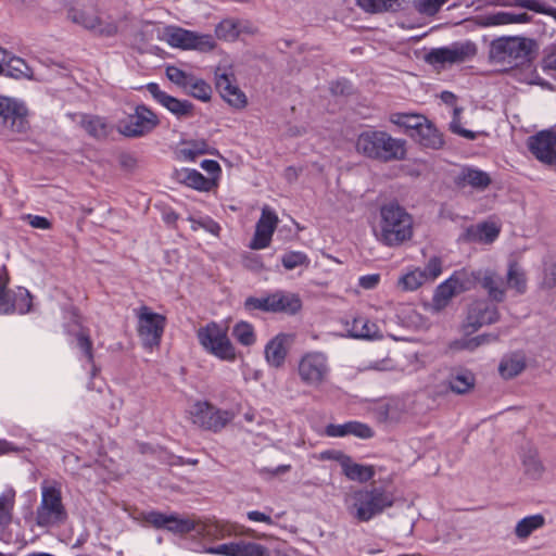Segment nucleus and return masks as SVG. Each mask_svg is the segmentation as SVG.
<instances>
[{
    "mask_svg": "<svg viewBox=\"0 0 556 556\" xmlns=\"http://www.w3.org/2000/svg\"><path fill=\"white\" fill-rule=\"evenodd\" d=\"M371 230L377 242L388 248H397L413 239L414 218L400 204L388 203L379 208Z\"/></svg>",
    "mask_w": 556,
    "mask_h": 556,
    "instance_id": "obj_1",
    "label": "nucleus"
},
{
    "mask_svg": "<svg viewBox=\"0 0 556 556\" xmlns=\"http://www.w3.org/2000/svg\"><path fill=\"white\" fill-rule=\"evenodd\" d=\"M68 519L63 502L62 488L58 481H42L40 484V502L31 515L33 527L45 531L60 528Z\"/></svg>",
    "mask_w": 556,
    "mask_h": 556,
    "instance_id": "obj_2",
    "label": "nucleus"
},
{
    "mask_svg": "<svg viewBox=\"0 0 556 556\" xmlns=\"http://www.w3.org/2000/svg\"><path fill=\"white\" fill-rule=\"evenodd\" d=\"M356 151L369 159L384 162L405 159L406 143L388 132L376 129L362 131L355 141Z\"/></svg>",
    "mask_w": 556,
    "mask_h": 556,
    "instance_id": "obj_3",
    "label": "nucleus"
},
{
    "mask_svg": "<svg viewBox=\"0 0 556 556\" xmlns=\"http://www.w3.org/2000/svg\"><path fill=\"white\" fill-rule=\"evenodd\" d=\"M538 51L534 39L514 36L501 37L492 41L490 54L498 63L518 65L527 61H533Z\"/></svg>",
    "mask_w": 556,
    "mask_h": 556,
    "instance_id": "obj_4",
    "label": "nucleus"
},
{
    "mask_svg": "<svg viewBox=\"0 0 556 556\" xmlns=\"http://www.w3.org/2000/svg\"><path fill=\"white\" fill-rule=\"evenodd\" d=\"M67 20L73 24L101 36H113L117 33V23L102 14L93 1L75 3L67 10Z\"/></svg>",
    "mask_w": 556,
    "mask_h": 556,
    "instance_id": "obj_5",
    "label": "nucleus"
},
{
    "mask_svg": "<svg viewBox=\"0 0 556 556\" xmlns=\"http://www.w3.org/2000/svg\"><path fill=\"white\" fill-rule=\"evenodd\" d=\"M332 367L329 355L323 351L302 354L296 364V375L302 386L319 389L330 380Z\"/></svg>",
    "mask_w": 556,
    "mask_h": 556,
    "instance_id": "obj_6",
    "label": "nucleus"
},
{
    "mask_svg": "<svg viewBox=\"0 0 556 556\" xmlns=\"http://www.w3.org/2000/svg\"><path fill=\"white\" fill-rule=\"evenodd\" d=\"M197 336L202 348L218 359L225 362L237 359V350L228 338L227 328L212 321L200 328Z\"/></svg>",
    "mask_w": 556,
    "mask_h": 556,
    "instance_id": "obj_7",
    "label": "nucleus"
},
{
    "mask_svg": "<svg viewBox=\"0 0 556 556\" xmlns=\"http://www.w3.org/2000/svg\"><path fill=\"white\" fill-rule=\"evenodd\" d=\"M353 516L358 521H369L394 503L393 494L380 488L358 490L353 494Z\"/></svg>",
    "mask_w": 556,
    "mask_h": 556,
    "instance_id": "obj_8",
    "label": "nucleus"
},
{
    "mask_svg": "<svg viewBox=\"0 0 556 556\" xmlns=\"http://www.w3.org/2000/svg\"><path fill=\"white\" fill-rule=\"evenodd\" d=\"M137 333L147 351L159 348L166 327V316L153 312L149 306L141 305L135 309Z\"/></svg>",
    "mask_w": 556,
    "mask_h": 556,
    "instance_id": "obj_9",
    "label": "nucleus"
},
{
    "mask_svg": "<svg viewBox=\"0 0 556 556\" xmlns=\"http://www.w3.org/2000/svg\"><path fill=\"white\" fill-rule=\"evenodd\" d=\"M188 417L195 427L218 432L235 418V413L217 408L207 401H195L188 409Z\"/></svg>",
    "mask_w": 556,
    "mask_h": 556,
    "instance_id": "obj_10",
    "label": "nucleus"
},
{
    "mask_svg": "<svg viewBox=\"0 0 556 556\" xmlns=\"http://www.w3.org/2000/svg\"><path fill=\"white\" fill-rule=\"evenodd\" d=\"M163 39L173 48L181 50L212 51L216 43L212 35L201 34L178 26H167Z\"/></svg>",
    "mask_w": 556,
    "mask_h": 556,
    "instance_id": "obj_11",
    "label": "nucleus"
},
{
    "mask_svg": "<svg viewBox=\"0 0 556 556\" xmlns=\"http://www.w3.org/2000/svg\"><path fill=\"white\" fill-rule=\"evenodd\" d=\"M160 124L157 115L146 105H138L127 119L118 125L122 135L138 138L150 134Z\"/></svg>",
    "mask_w": 556,
    "mask_h": 556,
    "instance_id": "obj_12",
    "label": "nucleus"
},
{
    "mask_svg": "<svg viewBox=\"0 0 556 556\" xmlns=\"http://www.w3.org/2000/svg\"><path fill=\"white\" fill-rule=\"evenodd\" d=\"M477 54V46L467 40L453 42L447 47L432 49L427 60L431 64H456L471 60Z\"/></svg>",
    "mask_w": 556,
    "mask_h": 556,
    "instance_id": "obj_13",
    "label": "nucleus"
},
{
    "mask_svg": "<svg viewBox=\"0 0 556 556\" xmlns=\"http://www.w3.org/2000/svg\"><path fill=\"white\" fill-rule=\"evenodd\" d=\"M144 520L157 530H166L174 534H187L197 528V522L189 516L152 510L146 514Z\"/></svg>",
    "mask_w": 556,
    "mask_h": 556,
    "instance_id": "obj_14",
    "label": "nucleus"
},
{
    "mask_svg": "<svg viewBox=\"0 0 556 556\" xmlns=\"http://www.w3.org/2000/svg\"><path fill=\"white\" fill-rule=\"evenodd\" d=\"M527 146L539 162L556 168V128L544 129L530 136Z\"/></svg>",
    "mask_w": 556,
    "mask_h": 556,
    "instance_id": "obj_15",
    "label": "nucleus"
},
{
    "mask_svg": "<svg viewBox=\"0 0 556 556\" xmlns=\"http://www.w3.org/2000/svg\"><path fill=\"white\" fill-rule=\"evenodd\" d=\"M470 277L465 270L455 271L440 283L433 294L432 305L437 311L443 309L454 295L469 289Z\"/></svg>",
    "mask_w": 556,
    "mask_h": 556,
    "instance_id": "obj_16",
    "label": "nucleus"
},
{
    "mask_svg": "<svg viewBox=\"0 0 556 556\" xmlns=\"http://www.w3.org/2000/svg\"><path fill=\"white\" fill-rule=\"evenodd\" d=\"M279 224V217L274 208L264 205L255 225L253 238L249 244L252 250H263L270 245L273 236Z\"/></svg>",
    "mask_w": 556,
    "mask_h": 556,
    "instance_id": "obj_17",
    "label": "nucleus"
},
{
    "mask_svg": "<svg viewBox=\"0 0 556 556\" xmlns=\"http://www.w3.org/2000/svg\"><path fill=\"white\" fill-rule=\"evenodd\" d=\"M31 307V295L23 287L0 290V314H26Z\"/></svg>",
    "mask_w": 556,
    "mask_h": 556,
    "instance_id": "obj_18",
    "label": "nucleus"
},
{
    "mask_svg": "<svg viewBox=\"0 0 556 556\" xmlns=\"http://www.w3.org/2000/svg\"><path fill=\"white\" fill-rule=\"evenodd\" d=\"M215 83L220 96L232 106L243 108L247 104L244 93L235 84L233 74L227 68L217 67Z\"/></svg>",
    "mask_w": 556,
    "mask_h": 556,
    "instance_id": "obj_19",
    "label": "nucleus"
},
{
    "mask_svg": "<svg viewBox=\"0 0 556 556\" xmlns=\"http://www.w3.org/2000/svg\"><path fill=\"white\" fill-rule=\"evenodd\" d=\"M146 88L157 103L167 109L178 118L192 115L193 105L191 102L187 100H179L167 94L156 83H149Z\"/></svg>",
    "mask_w": 556,
    "mask_h": 556,
    "instance_id": "obj_20",
    "label": "nucleus"
},
{
    "mask_svg": "<svg viewBox=\"0 0 556 556\" xmlns=\"http://www.w3.org/2000/svg\"><path fill=\"white\" fill-rule=\"evenodd\" d=\"M210 553L219 556H270L265 546L248 541L223 543L212 547Z\"/></svg>",
    "mask_w": 556,
    "mask_h": 556,
    "instance_id": "obj_21",
    "label": "nucleus"
},
{
    "mask_svg": "<svg viewBox=\"0 0 556 556\" xmlns=\"http://www.w3.org/2000/svg\"><path fill=\"white\" fill-rule=\"evenodd\" d=\"M173 179L176 182L198 192H211L217 189L214 179H208L194 168H176L173 172Z\"/></svg>",
    "mask_w": 556,
    "mask_h": 556,
    "instance_id": "obj_22",
    "label": "nucleus"
},
{
    "mask_svg": "<svg viewBox=\"0 0 556 556\" xmlns=\"http://www.w3.org/2000/svg\"><path fill=\"white\" fill-rule=\"evenodd\" d=\"M216 155L218 151L212 147L205 139H189L180 142L175 152L176 160L179 162L193 163L202 155Z\"/></svg>",
    "mask_w": 556,
    "mask_h": 556,
    "instance_id": "obj_23",
    "label": "nucleus"
},
{
    "mask_svg": "<svg viewBox=\"0 0 556 556\" xmlns=\"http://www.w3.org/2000/svg\"><path fill=\"white\" fill-rule=\"evenodd\" d=\"M498 319L496 307L491 306L484 301H476L471 304L466 327H471L473 330L477 328L495 323Z\"/></svg>",
    "mask_w": 556,
    "mask_h": 556,
    "instance_id": "obj_24",
    "label": "nucleus"
},
{
    "mask_svg": "<svg viewBox=\"0 0 556 556\" xmlns=\"http://www.w3.org/2000/svg\"><path fill=\"white\" fill-rule=\"evenodd\" d=\"M325 433L330 438L354 435L359 439H370L374 437V431L368 425L356 420L342 425L330 424L325 428Z\"/></svg>",
    "mask_w": 556,
    "mask_h": 556,
    "instance_id": "obj_25",
    "label": "nucleus"
},
{
    "mask_svg": "<svg viewBox=\"0 0 556 556\" xmlns=\"http://www.w3.org/2000/svg\"><path fill=\"white\" fill-rule=\"evenodd\" d=\"M501 232V225L493 220L482 222L466 229L465 239L469 242L490 244Z\"/></svg>",
    "mask_w": 556,
    "mask_h": 556,
    "instance_id": "obj_26",
    "label": "nucleus"
},
{
    "mask_svg": "<svg viewBox=\"0 0 556 556\" xmlns=\"http://www.w3.org/2000/svg\"><path fill=\"white\" fill-rule=\"evenodd\" d=\"M469 277L470 280L473 279L478 281L488 291L491 299L497 302L503 301L505 296L504 282L494 271L479 270L477 273L469 274Z\"/></svg>",
    "mask_w": 556,
    "mask_h": 556,
    "instance_id": "obj_27",
    "label": "nucleus"
},
{
    "mask_svg": "<svg viewBox=\"0 0 556 556\" xmlns=\"http://www.w3.org/2000/svg\"><path fill=\"white\" fill-rule=\"evenodd\" d=\"M349 336L356 339H380L381 332L378 325L368 318L358 316L351 323H346Z\"/></svg>",
    "mask_w": 556,
    "mask_h": 556,
    "instance_id": "obj_28",
    "label": "nucleus"
},
{
    "mask_svg": "<svg viewBox=\"0 0 556 556\" xmlns=\"http://www.w3.org/2000/svg\"><path fill=\"white\" fill-rule=\"evenodd\" d=\"M273 313L295 314L302 307V301L295 293L276 291L271 293Z\"/></svg>",
    "mask_w": 556,
    "mask_h": 556,
    "instance_id": "obj_29",
    "label": "nucleus"
},
{
    "mask_svg": "<svg viewBox=\"0 0 556 556\" xmlns=\"http://www.w3.org/2000/svg\"><path fill=\"white\" fill-rule=\"evenodd\" d=\"M341 469L346 479L359 483L368 482L376 475V470L372 465L355 463L351 456H349L345 463L342 464Z\"/></svg>",
    "mask_w": 556,
    "mask_h": 556,
    "instance_id": "obj_30",
    "label": "nucleus"
},
{
    "mask_svg": "<svg viewBox=\"0 0 556 556\" xmlns=\"http://www.w3.org/2000/svg\"><path fill=\"white\" fill-rule=\"evenodd\" d=\"M510 77L520 84L545 86V83L539 75L532 61H527L515 65L509 73Z\"/></svg>",
    "mask_w": 556,
    "mask_h": 556,
    "instance_id": "obj_31",
    "label": "nucleus"
},
{
    "mask_svg": "<svg viewBox=\"0 0 556 556\" xmlns=\"http://www.w3.org/2000/svg\"><path fill=\"white\" fill-rule=\"evenodd\" d=\"M265 358L269 366L278 368L285 363L287 356L286 336L278 334L265 346Z\"/></svg>",
    "mask_w": 556,
    "mask_h": 556,
    "instance_id": "obj_32",
    "label": "nucleus"
},
{
    "mask_svg": "<svg viewBox=\"0 0 556 556\" xmlns=\"http://www.w3.org/2000/svg\"><path fill=\"white\" fill-rule=\"evenodd\" d=\"M80 126L89 136L96 139H104L112 131V127L106 119L97 115H84Z\"/></svg>",
    "mask_w": 556,
    "mask_h": 556,
    "instance_id": "obj_33",
    "label": "nucleus"
},
{
    "mask_svg": "<svg viewBox=\"0 0 556 556\" xmlns=\"http://www.w3.org/2000/svg\"><path fill=\"white\" fill-rule=\"evenodd\" d=\"M414 137L421 146L430 149H440L444 143L442 135L428 119L424 123L421 128L417 130Z\"/></svg>",
    "mask_w": 556,
    "mask_h": 556,
    "instance_id": "obj_34",
    "label": "nucleus"
},
{
    "mask_svg": "<svg viewBox=\"0 0 556 556\" xmlns=\"http://www.w3.org/2000/svg\"><path fill=\"white\" fill-rule=\"evenodd\" d=\"M3 76L14 79H33V71L28 64L18 56H8L3 66Z\"/></svg>",
    "mask_w": 556,
    "mask_h": 556,
    "instance_id": "obj_35",
    "label": "nucleus"
},
{
    "mask_svg": "<svg viewBox=\"0 0 556 556\" xmlns=\"http://www.w3.org/2000/svg\"><path fill=\"white\" fill-rule=\"evenodd\" d=\"M490 177L486 173L470 167L464 168L457 178L460 186H470L473 188L484 189L490 185Z\"/></svg>",
    "mask_w": 556,
    "mask_h": 556,
    "instance_id": "obj_36",
    "label": "nucleus"
},
{
    "mask_svg": "<svg viewBox=\"0 0 556 556\" xmlns=\"http://www.w3.org/2000/svg\"><path fill=\"white\" fill-rule=\"evenodd\" d=\"M525 367V357L518 354H511L502 359L498 370L503 378L510 379L519 375Z\"/></svg>",
    "mask_w": 556,
    "mask_h": 556,
    "instance_id": "obj_37",
    "label": "nucleus"
},
{
    "mask_svg": "<svg viewBox=\"0 0 556 556\" xmlns=\"http://www.w3.org/2000/svg\"><path fill=\"white\" fill-rule=\"evenodd\" d=\"M545 523V518L541 514L531 515L519 520L515 528V533L519 539H527L532 532L542 528Z\"/></svg>",
    "mask_w": 556,
    "mask_h": 556,
    "instance_id": "obj_38",
    "label": "nucleus"
},
{
    "mask_svg": "<svg viewBox=\"0 0 556 556\" xmlns=\"http://www.w3.org/2000/svg\"><path fill=\"white\" fill-rule=\"evenodd\" d=\"M476 379L472 372L468 370L452 375L448 380L451 391L457 394H464L473 389Z\"/></svg>",
    "mask_w": 556,
    "mask_h": 556,
    "instance_id": "obj_39",
    "label": "nucleus"
},
{
    "mask_svg": "<svg viewBox=\"0 0 556 556\" xmlns=\"http://www.w3.org/2000/svg\"><path fill=\"white\" fill-rule=\"evenodd\" d=\"M507 286L517 293L526 292L527 279L523 270L517 263H510L507 271Z\"/></svg>",
    "mask_w": 556,
    "mask_h": 556,
    "instance_id": "obj_40",
    "label": "nucleus"
},
{
    "mask_svg": "<svg viewBox=\"0 0 556 556\" xmlns=\"http://www.w3.org/2000/svg\"><path fill=\"white\" fill-rule=\"evenodd\" d=\"M185 91L203 102L210 101L212 97L211 86L202 78L195 76L192 77L191 81L188 84V89H185Z\"/></svg>",
    "mask_w": 556,
    "mask_h": 556,
    "instance_id": "obj_41",
    "label": "nucleus"
},
{
    "mask_svg": "<svg viewBox=\"0 0 556 556\" xmlns=\"http://www.w3.org/2000/svg\"><path fill=\"white\" fill-rule=\"evenodd\" d=\"M390 121L395 125L413 129L416 134L417 130L421 128L427 118L418 114L395 113L391 115Z\"/></svg>",
    "mask_w": 556,
    "mask_h": 556,
    "instance_id": "obj_42",
    "label": "nucleus"
},
{
    "mask_svg": "<svg viewBox=\"0 0 556 556\" xmlns=\"http://www.w3.org/2000/svg\"><path fill=\"white\" fill-rule=\"evenodd\" d=\"M241 31L240 25L237 21L231 18L223 20L215 27V35L218 39L225 41H233L237 39Z\"/></svg>",
    "mask_w": 556,
    "mask_h": 556,
    "instance_id": "obj_43",
    "label": "nucleus"
},
{
    "mask_svg": "<svg viewBox=\"0 0 556 556\" xmlns=\"http://www.w3.org/2000/svg\"><path fill=\"white\" fill-rule=\"evenodd\" d=\"M281 264L287 270L298 267L307 268L311 264L308 255L302 251H288L281 256Z\"/></svg>",
    "mask_w": 556,
    "mask_h": 556,
    "instance_id": "obj_44",
    "label": "nucleus"
},
{
    "mask_svg": "<svg viewBox=\"0 0 556 556\" xmlns=\"http://www.w3.org/2000/svg\"><path fill=\"white\" fill-rule=\"evenodd\" d=\"M74 336L77 341V346L81 350L88 363L94 368L93 343L89 330L80 327L79 331L74 333Z\"/></svg>",
    "mask_w": 556,
    "mask_h": 556,
    "instance_id": "obj_45",
    "label": "nucleus"
},
{
    "mask_svg": "<svg viewBox=\"0 0 556 556\" xmlns=\"http://www.w3.org/2000/svg\"><path fill=\"white\" fill-rule=\"evenodd\" d=\"M232 334L237 342L244 346L253 345L256 341L254 328L247 321H240L235 325Z\"/></svg>",
    "mask_w": 556,
    "mask_h": 556,
    "instance_id": "obj_46",
    "label": "nucleus"
},
{
    "mask_svg": "<svg viewBox=\"0 0 556 556\" xmlns=\"http://www.w3.org/2000/svg\"><path fill=\"white\" fill-rule=\"evenodd\" d=\"M426 283L420 268H415L400 277L397 286L403 291H415Z\"/></svg>",
    "mask_w": 556,
    "mask_h": 556,
    "instance_id": "obj_47",
    "label": "nucleus"
},
{
    "mask_svg": "<svg viewBox=\"0 0 556 556\" xmlns=\"http://www.w3.org/2000/svg\"><path fill=\"white\" fill-rule=\"evenodd\" d=\"M15 491L8 489L0 495V525H5L11 520V513L14 507Z\"/></svg>",
    "mask_w": 556,
    "mask_h": 556,
    "instance_id": "obj_48",
    "label": "nucleus"
},
{
    "mask_svg": "<svg viewBox=\"0 0 556 556\" xmlns=\"http://www.w3.org/2000/svg\"><path fill=\"white\" fill-rule=\"evenodd\" d=\"M244 308L248 312L262 311L273 313L271 293L263 296H250L244 301Z\"/></svg>",
    "mask_w": 556,
    "mask_h": 556,
    "instance_id": "obj_49",
    "label": "nucleus"
},
{
    "mask_svg": "<svg viewBox=\"0 0 556 556\" xmlns=\"http://www.w3.org/2000/svg\"><path fill=\"white\" fill-rule=\"evenodd\" d=\"M166 77L178 87L185 89H188V84L191 81L192 75L191 73L185 72L181 68L175 66V65H168L166 67Z\"/></svg>",
    "mask_w": 556,
    "mask_h": 556,
    "instance_id": "obj_50",
    "label": "nucleus"
},
{
    "mask_svg": "<svg viewBox=\"0 0 556 556\" xmlns=\"http://www.w3.org/2000/svg\"><path fill=\"white\" fill-rule=\"evenodd\" d=\"M22 106L16 100L0 96V117L4 123H8L12 116L18 115V110Z\"/></svg>",
    "mask_w": 556,
    "mask_h": 556,
    "instance_id": "obj_51",
    "label": "nucleus"
},
{
    "mask_svg": "<svg viewBox=\"0 0 556 556\" xmlns=\"http://www.w3.org/2000/svg\"><path fill=\"white\" fill-rule=\"evenodd\" d=\"M490 24L492 25H507L526 23L527 14H511L507 12H498L489 16Z\"/></svg>",
    "mask_w": 556,
    "mask_h": 556,
    "instance_id": "obj_52",
    "label": "nucleus"
},
{
    "mask_svg": "<svg viewBox=\"0 0 556 556\" xmlns=\"http://www.w3.org/2000/svg\"><path fill=\"white\" fill-rule=\"evenodd\" d=\"M443 273L442 260L438 256L429 258L425 269H421V275L426 282H433Z\"/></svg>",
    "mask_w": 556,
    "mask_h": 556,
    "instance_id": "obj_53",
    "label": "nucleus"
},
{
    "mask_svg": "<svg viewBox=\"0 0 556 556\" xmlns=\"http://www.w3.org/2000/svg\"><path fill=\"white\" fill-rule=\"evenodd\" d=\"M396 0H357V4L366 12L377 13L389 10Z\"/></svg>",
    "mask_w": 556,
    "mask_h": 556,
    "instance_id": "obj_54",
    "label": "nucleus"
},
{
    "mask_svg": "<svg viewBox=\"0 0 556 556\" xmlns=\"http://www.w3.org/2000/svg\"><path fill=\"white\" fill-rule=\"evenodd\" d=\"M189 220L191 222V228L194 231L200 228H203L204 230L214 236H219V232L222 230L219 224L207 216L200 219L190 218Z\"/></svg>",
    "mask_w": 556,
    "mask_h": 556,
    "instance_id": "obj_55",
    "label": "nucleus"
},
{
    "mask_svg": "<svg viewBox=\"0 0 556 556\" xmlns=\"http://www.w3.org/2000/svg\"><path fill=\"white\" fill-rule=\"evenodd\" d=\"M543 72L556 78V48L551 47L544 50L541 61Z\"/></svg>",
    "mask_w": 556,
    "mask_h": 556,
    "instance_id": "obj_56",
    "label": "nucleus"
},
{
    "mask_svg": "<svg viewBox=\"0 0 556 556\" xmlns=\"http://www.w3.org/2000/svg\"><path fill=\"white\" fill-rule=\"evenodd\" d=\"M201 168L207 173L208 179L215 180V186L218 188L222 178V167L215 160H203L200 164Z\"/></svg>",
    "mask_w": 556,
    "mask_h": 556,
    "instance_id": "obj_57",
    "label": "nucleus"
},
{
    "mask_svg": "<svg viewBox=\"0 0 556 556\" xmlns=\"http://www.w3.org/2000/svg\"><path fill=\"white\" fill-rule=\"evenodd\" d=\"M543 286L546 288L556 286V256L549 257L544 263Z\"/></svg>",
    "mask_w": 556,
    "mask_h": 556,
    "instance_id": "obj_58",
    "label": "nucleus"
},
{
    "mask_svg": "<svg viewBox=\"0 0 556 556\" xmlns=\"http://www.w3.org/2000/svg\"><path fill=\"white\" fill-rule=\"evenodd\" d=\"M496 339H497L496 336L481 334V336H478V337L472 338V339H468V340H464V341L457 342L456 346L458 349H464V350H475L479 345L493 342Z\"/></svg>",
    "mask_w": 556,
    "mask_h": 556,
    "instance_id": "obj_59",
    "label": "nucleus"
},
{
    "mask_svg": "<svg viewBox=\"0 0 556 556\" xmlns=\"http://www.w3.org/2000/svg\"><path fill=\"white\" fill-rule=\"evenodd\" d=\"M415 8L420 14L432 16L439 12L441 4L438 0H417Z\"/></svg>",
    "mask_w": 556,
    "mask_h": 556,
    "instance_id": "obj_60",
    "label": "nucleus"
},
{
    "mask_svg": "<svg viewBox=\"0 0 556 556\" xmlns=\"http://www.w3.org/2000/svg\"><path fill=\"white\" fill-rule=\"evenodd\" d=\"M9 122L11 123V129L13 132L25 134L28 129V123L25 118V108L22 106L18 110V115L12 116Z\"/></svg>",
    "mask_w": 556,
    "mask_h": 556,
    "instance_id": "obj_61",
    "label": "nucleus"
},
{
    "mask_svg": "<svg viewBox=\"0 0 556 556\" xmlns=\"http://www.w3.org/2000/svg\"><path fill=\"white\" fill-rule=\"evenodd\" d=\"M316 457L319 460H334L342 467V464L345 463L349 455L339 450H326L320 452Z\"/></svg>",
    "mask_w": 556,
    "mask_h": 556,
    "instance_id": "obj_62",
    "label": "nucleus"
},
{
    "mask_svg": "<svg viewBox=\"0 0 556 556\" xmlns=\"http://www.w3.org/2000/svg\"><path fill=\"white\" fill-rule=\"evenodd\" d=\"M247 518L253 522H263L273 526L275 522L270 515L258 510H251L247 513Z\"/></svg>",
    "mask_w": 556,
    "mask_h": 556,
    "instance_id": "obj_63",
    "label": "nucleus"
},
{
    "mask_svg": "<svg viewBox=\"0 0 556 556\" xmlns=\"http://www.w3.org/2000/svg\"><path fill=\"white\" fill-rule=\"evenodd\" d=\"M380 280L378 274H370L359 277L358 285L364 289H374Z\"/></svg>",
    "mask_w": 556,
    "mask_h": 556,
    "instance_id": "obj_64",
    "label": "nucleus"
}]
</instances>
